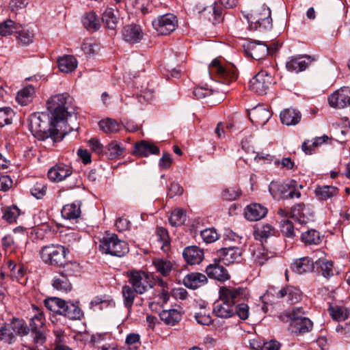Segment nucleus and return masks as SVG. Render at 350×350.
Here are the masks:
<instances>
[{"mask_svg":"<svg viewBox=\"0 0 350 350\" xmlns=\"http://www.w3.org/2000/svg\"><path fill=\"white\" fill-rule=\"evenodd\" d=\"M53 287L60 292L68 293L72 290V280L60 272L53 280Z\"/></svg>","mask_w":350,"mask_h":350,"instance_id":"29","label":"nucleus"},{"mask_svg":"<svg viewBox=\"0 0 350 350\" xmlns=\"http://www.w3.org/2000/svg\"><path fill=\"white\" fill-rule=\"evenodd\" d=\"M183 256L189 265H198L204 258V251L197 246H189L185 248Z\"/></svg>","mask_w":350,"mask_h":350,"instance_id":"22","label":"nucleus"},{"mask_svg":"<svg viewBox=\"0 0 350 350\" xmlns=\"http://www.w3.org/2000/svg\"><path fill=\"white\" fill-rule=\"evenodd\" d=\"M242 249L239 247H223L218 250L219 262L226 265L239 263L242 260Z\"/></svg>","mask_w":350,"mask_h":350,"instance_id":"13","label":"nucleus"},{"mask_svg":"<svg viewBox=\"0 0 350 350\" xmlns=\"http://www.w3.org/2000/svg\"><path fill=\"white\" fill-rule=\"evenodd\" d=\"M14 111L10 107L0 109V127L12 123Z\"/></svg>","mask_w":350,"mask_h":350,"instance_id":"52","label":"nucleus"},{"mask_svg":"<svg viewBox=\"0 0 350 350\" xmlns=\"http://www.w3.org/2000/svg\"><path fill=\"white\" fill-rule=\"evenodd\" d=\"M206 276L196 272L187 274L183 279L185 286L191 289L198 288L206 284Z\"/></svg>","mask_w":350,"mask_h":350,"instance_id":"26","label":"nucleus"},{"mask_svg":"<svg viewBox=\"0 0 350 350\" xmlns=\"http://www.w3.org/2000/svg\"><path fill=\"white\" fill-rule=\"evenodd\" d=\"M152 265L156 271L163 277H167L170 275L174 269V264L170 260L163 258H156L152 260Z\"/></svg>","mask_w":350,"mask_h":350,"instance_id":"31","label":"nucleus"},{"mask_svg":"<svg viewBox=\"0 0 350 350\" xmlns=\"http://www.w3.org/2000/svg\"><path fill=\"white\" fill-rule=\"evenodd\" d=\"M159 317L166 325H174L182 319L180 312L176 309L164 310L160 312Z\"/></svg>","mask_w":350,"mask_h":350,"instance_id":"38","label":"nucleus"},{"mask_svg":"<svg viewBox=\"0 0 350 350\" xmlns=\"http://www.w3.org/2000/svg\"><path fill=\"white\" fill-rule=\"evenodd\" d=\"M291 326L296 334H302L312 330L313 323L310 319L306 318L302 319V320L291 325Z\"/></svg>","mask_w":350,"mask_h":350,"instance_id":"48","label":"nucleus"},{"mask_svg":"<svg viewBox=\"0 0 350 350\" xmlns=\"http://www.w3.org/2000/svg\"><path fill=\"white\" fill-rule=\"evenodd\" d=\"M100 250L106 254L121 257L128 253V244L118 238L116 234L107 235L100 241Z\"/></svg>","mask_w":350,"mask_h":350,"instance_id":"6","label":"nucleus"},{"mask_svg":"<svg viewBox=\"0 0 350 350\" xmlns=\"http://www.w3.org/2000/svg\"><path fill=\"white\" fill-rule=\"evenodd\" d=\"M280 230L282 234L288 238H293L295 235L293 223L288 219H282L280 221Z\"/></svg>","mask_w":350,"mask_h":350,"instance_id":"56","label":"nucleus"},{"mask_svg":"<svg viewBox=\"0 0 350 350\" xmlns=\"http://www.w3.org/2000/svg\"><path fill=\"white\" fill-rule=\"evenodd\" d=\"M251 26L254 23V28H262L270 29L272 28V18L271 17V10L265 5H262L251 16Z\"/></svg>","mask_w":350,"mask_h":350,"instance_id":"12","label":"nucleus"},{"mask_svg":"<svg viewBox=\"0 0 350 350\" xmlns=\"http://www.w3.org/2000/svg\"><path fill=\"white\" fill-rule=\"evenodd\" d=\"M272 76L266 70H260L250 81L249 88L254 93L263 95L274 83Z\"/></svg>","mask_w":350,"mask_h":350,"instance_id":"9","label":"nucleus"},{"mask_svg":"<svg viewBox=\"0 0 350 350\" xmlns=\"http://www.w3.org/2000/svg\"><path fill=\"white\" fill-rule=\"evenodd\" d=\"M61 213L62 217L67 219H75L79 217L81 203L78 202L66 204L63 206Z\"/></svg>","mask_w":350,"mask_h":350,"instance_id":"39","label":"nucleus"},{"mask_svg":"<svg viewBox=\"0 0 350 350\" xmlns=\"http://www.w3.org/2000/svg\"><path fill=\"white\" fill-rule=\"evenodd\" d=\"M35 92L32 85H28L21 90L16 97V101L21 105H27L31 102Z\"/></svg>","mask_w":350,"mask_h":350,"instance_id":"44","label":"nucleus"},{"mask_svg":"<svg viewBox=\"0 0 350 350\" xmlns=\"http://www.w3.org/2000/svg\"><path fill=\"white\" fill-rule=\"evenodd\" d=\"M81 269L82 267L79 262L71 260L66 262L59 272L72 280L73 278L80 276Z\"/></svg>","mask_w":350,"mask_h":350,"instance_id":"34","label":"nucleus"},{"mask_svg":"<svg viewBox=\"0 0 350 350\" xmlns=\"http://www.w3.org/2000/svg\"><path fill=\"white\" fill-rule=\"evenodd\" d=\"M219 260H215L213 263L206 267V273L211 278L224 282L230 279V275L226 269L219 265Z\"/></svg>","mask_w":350,"mask_h":350,"instance_id":"16","label":"nucleus"},{"mask_svg":"<svg viewBox=\"0 0 350 350\" xmlns=\"http://www.w3.org/2000/svg\"><path fill=\"white\" fill-rule=\"evenodd\" d=\"M201 237L206 243H211L217 241L219 235L214 228H206L201 231Z\"/></svg>","mask_w":350,"mask_h":350,"instance_id":"58","label":"nucleus"},{"mask_svg":"<svg viewBox=\"0 0 350 350\" xmlns=\"http://www.w3.org/2000/svg\"><path fill=\"white\" fill-rule=\"evenodd\" d=\"M18 25H16L12 20H7L0 24V35L7 36L15 33Z\"/></svg>","mask_w":350,"mask_h":350,"instance_id":"51","label":"nucleus"},{"mask_svg":"<svg viewBox=\"0 0 350 350\" xmlns=\"http://www.w3.org/2000/svg\"><path fill=\"white\" fill-rule=\"evenodd\" d=\"M328 311L332 318L337 321H345L347 316L349 315L347 309L345 311L341 307L338 306H329Z\"/></svg>","mask_w":350,"mask_h":350,"instance_id":"50","label":"nucleus"},{"mask_svg":"<svg viewBox=\"0 0 350 350\" xmlns=\"http://www.w3.org/2000/svg\"><path fill=\"white\" fill-rule=\"evenodd\" d=\"M154 97V92L152 90L146 89L137 96V99L139 103L144 104L145 103L150 102Z\"/></svg>","mask_w":350,"mask_h":350,"instance_id":"64","label":"nucleus"},{"mask_svg":"<svg viewBox=\"0 0 350 350\" xmlns=\"http://www.w3.org/2000/svg\"><path fill=\"white\" fill-rule=\"evenodd\" d=\"M102 21L106 28L115 29L119 21L118 11L113 8H107L103 13Z\"/></svg>","mask_w":350,"mask_h":350,"instance_id":"32","label":"nucleus"},{"mask_svg":"<svg viewBox=\"0 0 350 350\" xmlns=\"http://www.w3.org/2000/svg\"><path fill=\"white\" fill-rule=\"evenodd\" d=\"M68 253V249L62 245L49 244L41 247L39 256L46 265L62 267Z\"/></svg>","mask_w":350,"mask_h":350,"instance_id":"5","label":"nucleus"},{"mask_svg":"<svg viewBox=\"0 0 350 350\" xmlns=\"http://www.w3.org/2000/svg\"><path fill=\"white\" fill-rule=\"evenodd\" d=\"M20 215V210L16 206L8 207L5 209L2 218L9 223H13Z\"/></svg>","mask_w":350,"mask_h":350,"instance_id":"55","label":"nucleus"},{"mask_svg":"<svg viewBox=\"0 0 350 350\" xmlns=\"http://www.w3.org/2000/svg\"><path fill=\"white\" fill-rule=\"evenodd\" d=\"M211 76L215 75L218 80L224 84H228L237 78V72L233 65L224 66L217 59H213L208 66Z\"/></svg>","mask_w":350,"mask_h":350,"instance_id":"7","label":"nucleus"},{"mask_svg":"<svg viewBox=\"0 0 350 350\" xmlns=\"http://www.w3.org/2000/svg\"><path fill=\"white\" fill-rule=\"evenodd\" d=\"M121 293L123 297L124 306L131 310L136 297V291L130 285L125 284L122 287Z\"/></svg>","mask_w":350,"mask_h":350,"instance_id":"41","label":"nucleus"},{"mask_svg":"<svg viewBox=\"0 0 350 350\" xmlns=\"http://www.w3.org/2000/svg\"><path fill=\"white\" fill-rule=\"evenodd\" d=\"M159 148L157 146L145 140L135 143L134 146L133 154L141 157H146L150 154H159Z\"/></svg>","mask_w":350,"mask_h":350,"instance_id":"19","label":"nucleus"},{"mask_svg":"<svg viewBox=\"0 0 350 350\" xmlns=\"http://www.w3.org/2000/svg\"><path fill=\"white\" fill-rule=\"evenodd\" d=\"M234 312V315L237 314L240 319L246 320L249 317L250 307L247 304L240 301L236 304Z\"/></svg>","mask_w":350,"mask_h":350,"instance_id":"57","label":"nucleus"},{"mask_svg":"<svg viewBox=\"0 0 350 350\" xmlns=\"http://www.w3.org/2000/svg\"><path fill=\"white\" fill-rule=\"evenodd\" d=\"M158 239L162 243L161 249L170 244V237L167 230L163 227H158L156 231Z\"/></svg>","mask_w":350,"mask_h":350,"instance_id":"61","label":"nucleus"},{"mask_svg":"<svg viewBox=\"0 0 350 350\" xmlns=\"http://www.w3.org/2000/svg\"><path fill=\"white\" fill-rule=\"evenodd\" d=\"M70 100L71 98L68 93L57 94L49 99L47 109L53 121L58 123L70 116L71 112L68 111Z\"/></svg>","mask_w":350,"mask_h":350,"instance_id":"3","label":"nucleus"},{"mask_svg":"<svg viewBox=\"0 0 350 350\" xmlns=\"http://www.w3.org/2000/svg\"><path fill=\"white\" fill-rule=\"evenodd\" d=\"M318 265L320 266L321 274L325 278H330L339 273L332 260H320Z\"/></svg>","mask_w":350,"mask_h":350,"instance_id":"46","label":"nucleus"},{"mask_svg":"<svg viewBox=\"0 0 350 350\" xmlns=\"http://www.w3.org/2000/svg\"><path fill=\"white\" fill-rule=\"evenodd\" d=\"M280 117L283 124L293 126L297 124L300 122L301 114L296 109L287 108L280 112Z\"/></svg>","mask_w":350,"mask_h":350,"instance_id":"23","label":"nucleus"},{"mask_svg":"<svg viewBox=\"0 0 350 350\" xmlns=\"http://www.w3.org/2000/svg\"><path fill=\"white\" fill-rule=\"evenodd\" d=\"M0 340L12 344L16 340L14 323H5L0 327Z\"/></svg>","mask_w":350,"mask_h":350,"instance_id":"36","label":"nucleus"},{"mask_svg":"<svg viewBox=\"0 0 350 350\" xmlns=\"http://www.w3.org/2000/svg\"><path fill=\"white\" fill-rule=\"evenodd\" d=\"M18 41L24 46L33 42L34 33L32 30L26 26L19 25L15 32Z\"/></svg>","mask_w":350,"mask_h":350,"instance_id":"37","label":"nucleus"},{"mask_svg":"<svg viewBox=\"0 0 350 350\" xmlns=\"http://www.w3.org/2000/svg\"><path fill=\"white\" fill-rule=\"evenodd\" d=\"M269 50L270 49L267 44L257 41L250 42L245 49L247 53L255 59L265 58L269 54Z\"/></svg>","mask_w":350,"mask_h":350,"instance_id":"18","label":"nucleus"},{"mask_svg":"<svg viewBox=\"0 0 350 350\" xmlns=\"http://www.w3.org/2000/svg\"><path fill=\"white\" fill-rule=\"evenodd\" d=\"M250 120L256 125L263 126L271 117V113L265 107H256L249 113Z\"/></svg>","mask_w":350,"mask_h":350,"instance_id":"20","label":"nucleus"},{"mask_svg":"<svg viewBox=\"0 0 350 350\" xmlns=\"http://www.w3.org/2000/svg\"><path fill=\"white\" fill-rule=\"evenodd\" d=\"M57 122L45 112H36L29 118V128L32 135L39 140L55 138L58 133Z\"/></svg>","mask_w":350,"mask_h":350,"instance_id":"2","label":"nucleus"},{"mask_svg":"<svg viewBox=\"0 0 350 350\" xmlns=\"http://www.w3.org/2000/svg\"><path fill=\"white\" fill-rule=\"evenodd\" d=\"M152 26L159 35L165 36L173 32L178 26L177 17L173 14H165L152 21Z\"/></svg>","mask_w":350,"mask_h":350,"instance_id":"10","label":"nucleus"},{"mask_svg":"<svg viewBox=\"0 0 350 350\" xmlns=\"http://www.w3.org/2000/svg\"><path fill=\"white\" fill-rule=\"evenodd\" d=\"M57 65L61 72L68 73L76 69L77 61L74 56L67 55L57 59Z\"/></svg>","mask_w":350,"mask_h":350,"instance_id":"33","label":"nucleus"},{"mask_svg":"<svg viewBox=\"0 0 350 350\" xmlns=\"http://www.w3.org/2000/svg\"><path fill=\"white\" fill-rule=\"evenodd\" d=\"M332 107L342 109L350 105V88L343 87L335 91L328 97Z\"/></svg>","mask_w":350,"mask_h":350,"instance_id":"15","label":"nucleus"},{"mask_svg":"<svg viewBox=\"0 0 350 350\" xmlns=\"http://www.w3.org/2000/svg\"><path fill=\"white\" fill-rule=\"evenodd\" d=\"M241 195V190L237 187H230L225 189L222 193L223 198L228 201L235 200Z\"/></svg>","mask_w":350,"mask_h":350,"instance_id":"60","label":"nucleus"},{"mask_svg":"<svg viewBox=\"0 0 350 350\" xmlns=\"http://www.w3.org/2000/svg\"><path fill=\"white\" fill-rule=\"evenodd\" d=\"M275 228L269 224H259L254 228V238L261 242L275 234Z\"/></svg>","mask_w":350,"mask_h":350,"instance_id":"28","label":"nucleus"},{"mask_svg":"<svg viewBox=\"0 0 350 350\" xmlns=\"http://www.w3.org/2000/svg\"><path fill=\"white\" fill-rule=\"evenodd\" d=\"M129 285L135 290L137 294L142 295L153 287L150 276L141 270H130L126 273Z\"/></svg>","mask_w":350,"mask_h":350,"instance_id":"8","label":"nucleus"},{"mask_svg":"<svg viewBox=\"0 0 350 350\" xmlns=\"http://www.w3.org/2000/svg\"><path fill=\"white\" fill-rule=\"evenodd\" d=\"M33 312H35L34 315L31 317L29 322V327L31 331H38L40 329H44L43 326L44 325V317L43 312L41 309L33 304L31 306Z\"/></svg>","mask_w":350,"mask_h":350,"instance_id":"35","label":"nucleus"},{"mask_svg":"<svg viewBox=\"0 0 350 350\" xmlns=\"http://www.w3.org/2000/svg\"><path fill=\"white\" fill-rule=\"evenodd\" d=\"M296 186L297 184L293 180H288L287 183L271 181L269 190L274 198H280L288 191H289L288 194L289 198H299L301 196V193L299 191L295 190Z\"/></svg>","mask_w":350,"mask_h":350,"instance_id":"11","label":"nucleus"},{"mask_svg":"<svg viewBox=\"0 0 350 350\" xmlns=\"http://www.w3.org/2000/svg\"><path fill=\"white\" fill-rule=\"evenodd\" d=\"M278 296L280 298L286 297L289 304H294L301 299V291L294 286H286L280 290Z\"/></svg>","mask_w":350,"mask_h":350,"instance_id":"30","label":"nucleus"},{"mask_svg":"<svg viewBox=\"0 0 350 350\" xmlns=\"http://www.w3.org/2000/svg\"><path fill=\"white\" fill-rule=\"evenodd\" d=\"M124 39L130 43L139 42L143 37V32L141 27L136 25H126L122 31Z\"/></svg>","mask_w":350,"mask_h":350,"instance_id":"25","label":"nucleus"},{"mask_svg":"<svg viewBox=\"0 0 350 350\" xmlns=\"http://www.w3.org/2000/svg\"><path fill=\"white\" fill-rule=\"evenodd\" d=\"M314 193L319 199L322 200H327V199L338 195V190L336 187L323 185L318 186L315 189Z\"/></svg>","mask_w":350,"mask_h":350,"instance_id":"42","label":"nucleus"},{"mask_svg":"<svg viewBox=\"0 0 350 350\" xmlns=\"http://www.w3.org/2000/svg\"><path fill=\"white\" fill-rule=\"evenodd\" d=\"M186 220V212L182 208H176L172 212L169 222L172 226H178L184 224Z\"/></svg>","mask_w":350,"mask_h":350,"instance_id":"49","label":"nucleus"},{"mask_svg":"<svg viewBox=\"0 0 350 350\" xmlns=\"http://www.w3.org/2000/svg\"><path fill=\"white\" fill-rule=\"evenodd\" d=\"M72 173L70 166L64 163L57 164L51 167L48 171V175H71Z\"/></svg>","mask_w":350,"mask_h":350,"instance_id":"54","label":"nucleus"},{"mask_svg":"<svg viewBox=\"0 0 350 350\" xmlns=\"http://www.w3.org/2000/svg\"><path fill=\"white\" fill-rule=\"evenodd\" d=\"M301 241L306 245H319L322 241L319 232L314 229L308 230L301 234Z\"/></svg>","mask_w":350,"mask_h":350,"instance_id":"43","label":"nucleus"},{"mask_svg":"<svg viewBox=\"0 0 350 350\" xmlns=\"http://www.w3.org/2000/svg\"><path fill=\"white\" fill-rule=\"evenodd\" d=\"M254 159L257 163H271L272 162L274 163L275 158L269 154L263 152H255Z\"/></svg>","mask_w":350,"mask_h":350,"instance_id":"63","label":"nucleus"},{"mask_svg":"<svg viewBox=\"0 0 350 350\" xmlns=\"http://www.w3.org/2000/svg\"><path fill=\"white\" fill-rule=\"evenodd\" d=\"M267 208L260 204H251L245 208V217L249 221H258L267 214Z\"/></svg>","mask_w":350,"mask_h":350,"instance_id":"21","label":"nucleus"},{"mask_svg":"<svg viewBox=\"0 0 350 350\" xmlns=\"http://www.w3.org/2000/svg\"><path fill=\"white\" fill-rule=\"evenodd\" d=\"M253 256L255 263L259 266L263 265L269 259L268 254L264 249L254 252Z\"/></svg>","mask_w":350,"mask_h":350,"instance_id":"62","label":"nucleus"},{"mask_svg":"<svg viewBox=\"0 0 350 350\" xmlns=\"http://www.w3.org/2000/svg\"><path fill=\"white\" fill-rule=\"evenodd\" d=\"M124 147L117 141H111L105 147V153L109 159H119L124 152Z\"/></svg>","mask_w":350,"mask_h":350,"instance_id":"40","label":"nucleus"},{"mask_svg":"<svg viewBox=\"0 0 350 350\" xmlns=\"http://www.w3.org/2000/svg\"><path fill=\"white\" fill-rule=\"evenodd\" d=\"M291 216L299 223L306 224L314 220V212L309 205L297 204L292 208Z\"/></svg>","mask_w":350,"mask_h":350,"instance_id":"14","label":"nucleus"},{"mask_svg":"<svg viewBox=\"0 0 350 350\" xmlns=\"http://www.w3.org/2000/svg\"><path fill=\"white\" fill-rule=\"evenodd\" d=\"M247 297V291L244 288L221 286L219 289V299L214 304L213 313L218 318H230L234 315L236 304Z\"/></svg>","mask_w":350,"mask_h":350,"instance_id":"1","label":"nucleus"},{"mask_svg":"<svg viewBox=\"0 0 350 350\" xmlns=\"http://www.w3.org/2000/svg\"><path fill=\"white\" fill-rule=\"evenodd\" d=\"M99 127L105 133H115L120 130V124L114 119L106 118L98 122Z\"/></svg>","mask_w":350,"mask_h":350,"instance_id":"47","label":"nucleus"},{"mask_svg":"<svg viewBox=\"0 0 350 350\" xmlns=\"http://www.w3.org/2000/svg\"><path fill=\"white\" fill-rule=\"evenodd\" d=\"M305 312L301 307L293 308L291 310L285 311L279 315V319L284 323H289L290 325L302 320V319H306L307 317H304Z\"/></svg>","mask_w":350,"mask_h":350,"instance_id":"24","label":"nucleus"},{"mask_svg":"<svg viewBox=\"0 0 350 350\" xmlns=\"http://www.w3.org/2000/svg\"><path fill=\"white\" fill-rule=\"evenodd\" d=\"M195 319L198 323L203 325H208L212 322L209 312L205 308H201L200 311L195 314Z\"/></svg>","mask_w":350,"mask_h":350,"instance_id":"53","label":"nucleus"},{"mask_svg":"<svg viewBox=\"0 0 350 350\" xmlns=\"http://www.w3.org/2000/svg\"><path fill=\"white\" fill-rule=\"evenodd\" d=\"M312 61L310 56H293L287 61L286 67L289 71L299 72L304 70Z\"/></svg>","mask_w":350,"mask_h":350,"instance_id":"17","label":"nucleus"},{"mask_svg":"<svg viewBox=\"0 0 350 350\" xmlns=\"http://www.w3.org/2000/svg\"><path fill=\"white\" fill-rule=\"evenodd\" d=\"M82 21L84 27L90 31H96L100 27L99 18L94 12L88 13Z\"/></svg>","mask_w":350,"mask_h":350,"instance_id":"45","label":"nucleus"},{"mask_svg":"<svg viewBox=\"0 0 350 350\" xmlns=\"http://www.w3.org/2000/svg\"><path fill=\"white\" fill-rule=\"evenodd\" d=\"M44 303L49 310L65 316L72 320L81 319L83 315L78 306L66 303L64 300L57 297L47 298Z\"/></svg>","mask_w":350,"mask_h":350,"instance_id":"4","label":"nucleus"},{"mask_svg":"<svg viewBox=\"0 0 350 350\" xmlns=\"http://www.w3.org/2000/svg\"><path fill=\"white\" fill-rule=\"evenodd\" d=\"M46 186L43 183H36L30 189L31 194L37 199H42L46 194Z\"/></svg>","mask_w":350,"mask_h":350,"instance_id":"59","label":"nucleus"},{"mask_svg":"<svg viewBox=\"0 0 350 350\" xmlns=\"http://www.w3.org/2000/svg\"><path fill=\"white\" fill-rule=\"evenodd\" d=\"M292 271L297 274L310 272L314 269V262L308 257L296 259L291 266Z\"/></svg>","mask_w":350,"mask_h":350,"instance_id":"27","label":"nucleus"}]
</instances>
